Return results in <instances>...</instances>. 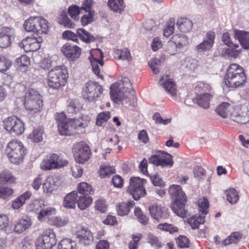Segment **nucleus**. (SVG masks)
Returning <instances> with one entry per match:
<instances>
[{
    "instance_id": "nucleus-12",
    "label": "nucleus",
    "mask_w": 249,
    "mask_h": 249,
    "mask_svg": "<svg viewBox=\"0 0 249 249\" xmlns=\"http://www.w3.org/2000/svg\"><path fill=\"white\" fill-rule=\"evenodd\" d=\"M4 128L13 135H20L24 130L23 122L16 116H11L3 121Z\"/></svg>"
},
{
    "instance_id": "nucleus-44",
    "label": "nucleus",
    "mask_w": 249,
    "mask_h": 249,
    "mask_svg": "<svg viewBox=\"0 0 249 249\" xmlns=\"http://www.w3.org/2000/svg\"><path fill=\"white\" fill-rule=\"evenodd\" d=\"M242 237L240 233L237 232L232 233L228 238L222 242V244L226 246L231 244H236Z\"/></svg>"
},
{
    "instance_id": "nucleus-35",
    "label": "nucleus",
    "mask_w": 249,
    "mask_h": 249,
    "mask_svg": "<svg viewBox=\"0 0 249 249\" xmlns=\"http://www.w3.org/2000/svg\"><path fill=\"white\" fill-rule=\"evenodd\" d=\"M107 4L112 11L121 13L124 8V5L123 0H108Z\"/></svg>"
},
{
    "instance_id": "nucleus-8",
    "label": "nucleus",
    "mask_w": 249,
    "mask_h": 249,
    "mask_svg": "<svg viewBox=\"0 0 249 249\" xmlns=\"http://www.w3.org/2000/svg\"><path fill=\"white\" fill-rule=\"evenodd\" d=\"M43 105L41 96L37 91L30 89L25 94L24 106L26 109L36 112Z\"/></svg>"
},
{
    "instance_id": "nucleus-30",
    "label": "nucleus",
    "mask_w": 249,
    "mask_h": 249,
    "mask_svg": "<svg viewBox=\"0 0 249 249\" xmlns=\"http://www.w3.org/2000/svg\"><path fill=\"white\" fill-rule=\"evenodd\" d=\"M77 191H73L68 194L65 197L63 202V206L68 209H73L77 203Z\"/></svg>"
},
{
    "instance_id": "nucleus-28",
    "label": "nucleus",
    "mask_w": 249,
    "mask_h": 249,
    "mask_svg": "<svg viewBox=\"0 0 249 249\" xmlns=\"http://www.w3.org/2000/svg\"><path fill=\"white\" fill-rule=\"evenodd\" d=\"M59 184V182L57 178L49 177L42 184L44 192L50 193L53 190L56 189Z\"/></svg>"
},
{
    "instance_id": "nucleus-5",
    "label": "nucleus",
    "mask_w": 249,
    "mask_h": 249,
    "mask_svg": "<svg viewBox=\"0 0 249 249\" xmlns=\"http://www.w3.org/2000/svg\"><path fill=\"white\" fill-rule=\"evenodd\" d=\"M23 26L26 31L33 32L38 36L47 34L49 29L48 21L42 17L29 18Z\"/></svg>"
},
{
    "instance_id": "nucleus-3",
    "label": "nucleus",
    "mask_w": 249,
    "mask_h": 249,
    "mask_svg": "<svg viewBox=\"0 0 249 249\" xmlns=\"http://www.w3.org/2000/svg\"><path fill=\"white\" fill-rule=\"evenodd\" d=\"M224 80L225 84L229 87H242L246 82L243 69L236 64H231L227 69Z\"/></svg>"
},
{
    "instance_id": "nucleus-2",
    "label": "nucleus",
    "mask_w": 249,
    "mask_h": 249,
    "mask_svg": "<svg viewBox=\"0 0 249 249\" xmlns=\"http://www.w3.org/2000/svg\"><path fill=\"white\" fill-rule=\"evenodd\" d=\"M59 133L62 135H71L73 130L84 128L87 126V122H83V118L67 119L63 112L58 113L56 116Z\"/></svg>"
},
{
    "instance_id": "nucleus-56",
    "label": "nucleus",
    "mask_w": 249,
    "mask_h": 249,
    "mask_svg": "<svg viewBox=\"0 0 249 249\" xmlns=\"http://www.w3.org/2000/svg\"><path fill=\"white\" fill-rule=\"evenodd\" d=\"M110 118V113L109 112H102L99 113L96 118V124L98 126H101L103 124Z\"/></svg>"
},
{
    "instance_id": "nucleus-17",
    "label": "nucleus",
    "mask_w": 249,
    "mask_h": 249,
    "mask_svg": "<svg viewBox=\"0 0 249 249\" xmlns=\"http://www.w3.org/2000/svg\"><path fill=\"white\" fill-rule=\"evenodd\" d=\"M148 210L152 217L157 221L167 219L169 216L167 208L161 205L152 204L149 206Z\"/></svg>"
},
{
    "instance_id": "nucleus-37",
    "label": "nucleus",
    "mask_w": 249,
    "mask_h": 249,
    "mask_svg": "<svg viewBox=\"0 0 249 249\" xmlns=\"http://www.w3.org/2000/svg\"><path fill=\"white\" fill-rule=\"evenodd\" d=\"M76 34L80 39L85 43H89L95 40V37L84 29L79 28L76 31Z\"/></svg>"
},
{
    "instance_id": "nucleus-15",
    "label": "nucleus",
    "mask_w": 249,
    "mask_h": 249,
    "mask_svg": "<svg viewBox=\"0 0 249 249\" xmlns=\"http://www.w3.org/2000/svg\"><path fill=\"white\" fill-rule=\"evenodd\" d=\"M149 163L163 167H171L173 166L174 161L172 156L164 151L160 155H153L148 159Z\"/></svg>"
},
{
    "instance_id": "nucleus-32",
    "label": "nucleus",
    "mask_w": 249,
    "mask_h": 249,
    "mask_svg": "<svg viewBox=\"0 0 249 249\" xmlns=\"http://www.w3.org/2000/svg\"><path fill=\"white\" fill-rule=\"evenodd\" d=\"M213 95L208 93L201 94L196 97V103L198 105L203 108H207L210 106V101Z\"/></svg>"
},
{
    "instance_id": "nucleus-58",
    "label": "nucleus",
    "mask_w": 249,
    "mask_h": 249,
    "mask_svg": "<svg viewBox=\"0 0 249 249\" xmlns=\"http://www.w3.org/2000/svg\"><path fill=\"white\" fill-rule=\"evenodd\" d=\"M11 61L4 56H0V72L6 71L11 66Z\"/></svg>"
},
{
    "instance_id": "nucleus-25",
    "label": "nucleus",
    "mask_w": 249,
    "mask_h": 249,
    "mask_svg": "<svg viewBox=\"0 0 249 249\" xmlns=\"http://www.w3.org/2000/svg\"><path fill=\"white\" fill-rule=\"evenodd\" d=\"M168 44L171 46H175L177 52L178 48L180 49L188 44V39L186 35L184 34H176L172 37V39L168 42Z\"/></svg>"
},
{
    "instance_id": "nucleus-6",
    "label": "nucleus",
    "mask_w": 249,
    "mask_h": 249,
    "mask_svg": "<svg viewBox=\"0 0 249 249\" xmlns=\"http://www.w3.org/2000/svg\"><path fill=\"white\" fill-rule=\"evenodd\" d=\"M25 150L26 149L21 142L13 140L7 144L5 152L10 161L17 164L22 161L25 155Z\"/></svg>"
},
{
    "instance_id": "nucleus-60",
    "label": "nucleus",
    "mask_w": 249,
    "mask_h": 249,
    "mask_svg": "<svg viewBox=\"0 0 249 249\" xmlns=\"http://www.w3.org/2000/svg\"><path fill=\"white\" fill-rule=\"evenodd\" d=\"M100 176L103 178L108 177L111 174H114L115 172L114 168L112 166H101Z\"/></svg>"
},
{
    "instance_id": "nucleus-46",
    "label": "nucleus",
    "mask_w": 249,
    "mask_h": 249,
    "mask_svg": "<svg viewBox=\"0 0 249 249\" xmlns=\"http://www.w3.org/2000/svg\"><path fill=\"white\" fill-rule=\"evenodd\" d=\"M58 22L59 24L69 28H73L75 26L74 23L71 21L65 13H62L60 15Z\"/></svg>"
},
{
    "instance_id": "nucleus-43",
    "label": "nucleus",
    "mask_w": 249,
    "mask_h": 249,
    "mask_svg": "<svg viewBox=\"0 0 249 249\" xmlns=\"http://www.w3.org/2000/svg\"><path fill=\"white\" fill-rule=\"evenodd\" d=\"M114 54L116 58L118 57L120 60L129 61L131 59L130 53L128 49L117 50L115 51Z\"/></svg>"
},
{
    "instance_id": "nucleus-9",
    "label": "nucleus",
    "mask_w": 249,
    "mask_h": 249,
    "mask_svg": "<svg viewBox=\"0 0 249 249\" xmlns=\"http://www.w3.org/2000/svg\"><path fill=\"white\" fill-rule=\"evenodd\" d=\"M56 243V235L52 229H47L36 240V249H52Z\"/></svg>"
},
{
    "instance_id": "nucleus-13",
    "label": "nucleus",
    "mask_w": 249,
    "mask_h": 249,
    "mask_svg": "<svg viewBox=\"0 0 249 249\" xmlns=\"http://www.w3.org/2000/svg\"><path fill=\"white\" fill-rule=\"evenodd\" d=\"M102 92L103 88L100 85L96 82L89 81L83 87L82 95L85 99L91 101L99 97Z\"/></svg>"
},
{
    "instance_id": "nucleus-14",
    "label": "nucleus",
    "mask_w": 249,
    "mask_h": 249,
    "mask_svg": "<svg viewBox=\"0 0 249 249\" xmlns=\"http://www.w3.org/2000/svg\"><path fill=\"white\" fill-rule=\"evenodd\" d=\"M73 152L76 162L79 163H83L90 158V148L84 142L75 143L73 147Z\"/></svg>"
},
{
    "instance_id": "nucleus-52",
    "label": "nucleus",
    "mask_w": 249,
    "mask_h": 249,
    "mask_svg": "<svg viewBox=\"0 0 249 249\" xmlns=\"http://www.w3.org/2000/svg\"><path fill=\"white\" fill-rule=\"evenodd\" d=\"M48 221L50 224L56 227L63 226L66 225L68 221L65 218H62L58 216L51 217Z\"/></svg>"
},
{
    "instance_id": "nucleus-10",
    "label": "nucleus",
    "mask_w": 249,
    "mask_h": 249,
    "mask_svg": "<svg viewBox=\"0 0 249 249\" xmlns=\"http://www.w3.org/2000/svg\"><path fill=\"white\" fill-rule=\"evenodd\" d=\"M68 161L56 154L48 155L40 163V168L43 170H49L63 167Z\"/></svg>"
},
{
    "instance_id": "nucleus-48",
    "label": "nucleus",
    "mask_w": 249,
    "mask_h": 249,
    "mask_svg": "<svg viewBox=\"0 0 249 249\" xmlns=\"http://www.w3.org/2000/svg\"><path fill=\"white\" fill-rule=\"evenodd\" d=\"M76 243L69 239H64L58 245V249H75Z\"/></svg>"
},
{
    "instance_id": "nucleus-22",
    "label": "nucleus",
    "mask_w": 249,
    "mask_h": 249,
    "mask_svg": "<svg viewBox=\"0 0 249 249\" xmlns=\"http://www.w3.org/2000/svg\"><path fill=\"white\" fill-rule=\"evenodd\" d=\"M62 53L68 58L73 60L81 54V49L76 45L66 43L61 48Z\"/></svg>"
},
{
    "instance_id": "nucleus-49",
    "label": "nucleus",
    "mask_w": 249,
    "mask_h": 249,
    "mask_svg": "<svg viewBox=\"0 0 249 249\" xmlns=\"http://www.w3.org/2000/svg\"><path fill=\"white\" fill-rule=\"evenodd\" d=\"M148 65L152 69L153 73L158 74L161 66V61L160 59L154 57L148 62Z\"/></svg>"
},
{
    "instance_id": "nucleus-57",
    "label": "nucleus",
    "mask_w": 249,
    "mask_h": 249,
    "mask_svg": "<svg viewBox=\"0 0 249 249\" xmlns=\"http://www.w3.org/2000/svg\"><path fill=\"white\" fill-rule=\"evenodd\" d=\"M16 63L18 67L25 68L30 64V59L26 55H21L20 57L16 59Z\"/></svg>"
},
{
    "instance_id": "nucleus-23",
    "label": "nucleus",
    "mask_w": 249,
    "mask_h": 249,
    "mask_svg": "<svg viewBox=\"0 0 249 249\" xmlns=\"http://www.w3.org/2000/svg\"><path fill=\"white\" fill-rule=\"evenodd\" d=\"M186 198L174 200L171 203V209L177 215L184 217L187 215L188 212L185 209Z\"/></svg>"
},
{
    "instance_id": "nucleus-7",
    "label": "nucleus",
    "mask_w": 249,
    "mask_h": 249,
    "mask_svg": "<svg viewBox=\"0 0 249 249\" xmlns=\"http://www.w3.org/2000/svg\"><path fill=\"white\" fill-rule=\"evenodd\" d=\"M77 190V204L78 207L81 210H85L92 202V198L90 195L93 194V190L91 185L84 182L78 184Z\"/></svg>"
},
{
    "instance_id": "nucleus-11",
    "label": "nucleus",
    "mask_w": 249,
    "mask_h": 249,
    "mask_svg": "<svg viewBox=\"0 0 249 249\" xmlns=\"http://www.w3.org/2000/svg\"><path fill=\"white\" fill-rule=\"evenodd\" d=\"M145 181V179H141L140 178H130L128 191L132 195L134 199L138 200L141 197L145 196L146 191L143 186Z\"/></svg>"
},
{
    "instance_id": "nucleus-20",
    "label": "nucleus",
    "mask_w": 249,
    "mask_h": 249,
    "mask_svg": "<svg viewBox=\"0 0 249 249\" xmlns=\"http://www.w3.org/2000/svg\"><path fill=\"white\" fill-rule=\"evenodd\" d=\"M230 115L231 119L237 123H249V112H242L239 107L233 108Z\"/></svg>"
},
{
    "instance_id": "nucleus-53",
    "label": "nucleus",
    "mask_w": 249,
    "mask_h": 249,
    "mask_svg": "<svg viewBox=\"0 0 249 249\" xmlns=\"http://www.w3.org/2000/svg\"><path fill=\"white\" fill-rule=\"evenodd\" d=\"M87 12L88 14L84 15L81 18V22L83 26H86L94 20V11L93 10H89Z\"/></svg>"
},
{
    "instance_id": "nucleus-26",
    "label": "nucleus",
    "mask_w": 249,
    "mask_h": 249,
    "mask_svg": "<svg viewBox=\"0 0 249 249\" xmlns=\"http://www.w3.org/2000/svg\"><path fill=\"white\" fill-rule=\"evenodd\" d=\"M234 35L244 49H249V32L234 30Z\"/></svg>"
},
{
    "instance_id": "nucleus-39",
    "label": "nucleus",
    "mask_w": 249,
    "mask_h": 249,
    "mask_svg": "<svg viewBox=\"0 0 249 249\" xmlns=\"http://www.w3.org/2000/svg\"><path fill=\"white\" fill-rule=\"evenodd\" d=\"M133 201H127L126 203H121L117 209L118 215L124 216L128 214L130 210L134 205Z\"/></svg>"
},
{
    "instance_id": "nucleus-59",
    "label": "nucleus",
    "mask_w": 249,
    "mask_h": 249,
    "mask_svg": "<svg viewBox=\"0 0 249 249\" xmlns=\"http://www.w3.org/2000/svg\"><path fill=\"white\" fill-rule=\"evenodd\" d=\"M193 174L194 177L198 180L203 179L205 176V172L200 166H196L194 168Z\"/></svg>"
},
{
    "instance_id": "nucleus-19",
    "label": "nucleus",
    "mask_w": 249,
    "mask_h": 249,
    "mask_svg": "<svg viewBox=\"0 0 249 249\" xmlns=\"http://www.w3.org/2000/svg\"><path fill=\"white\" fill-rule=\"evenodd\" d=\"M42 41V39L40 36H38L37 38L27 37L22 40L20 46L26 52L35 51L39 49Z\"/></svg>"
},
{
    "instance_id": "nucleus-36",
    "label": "nucleus",
    "mask_w": 249,
    "mask_h": 249,
    "mask_svg": "<svg viewBox=\"0 0 249 249\" xmlns=\"http://www.w3.org/2000/svg\"><path fill=\"white\" fill-rule=\"evenodd\" d=\"M178 29L182 32H187L191 30L193 24L191 20L187 18H180L177 22Z\"/></svg>"
},
{
    "instance_id": "nucleus-62",
    "label": "nucleus",
    "mask_w": 249,
    "mask_h": 249,
    "mask_svg": "<svg viewBox=\"0 0 249 249\" xmlns=\"http://www.w3.org/2000/svg\"><path fill=\"white\" fill-rule=\"evenodd\" d=\"M14 193V191L11 188L5 186H0V198H6Z\"/></svg>"
},
{
    "instance_id": "nucleus-41",
    "label": "nucleus",
    "mask_w": 249,
    "mask_h": 249,
    "mask_svg": "<svg viewBox=\"0 0 249 249\" xmlns=\"http://www.w3.org/2000/svg\"><path fill=\"white\" fill-rule=\"evenodd\" d=\"M205 216L202 214L194 215L188 219V222L192 229H197L200 224H203L204 222Z\"/></svg>"
},
{
    "instance_id": "nucleus-42",
    "label": "nucleus",
    "mask_w": 249,
    "mask_h": 249,
    "mask_svg": "<svg viewBox=\"0 0 249 249\" xmlns=\"http://www.w3.org/2000/svg\"><path fill=\"white\" fill-rule=\"evenodd\" d=\"M15 178L8 170H4L0 174V183H11L15 181Z\"/></svg>"
},
{
    "instance_id": "nucleus-51",
    "label": "nucleus",
    "mask_w": 249,
    "mask_h": 249,
    "mask_svg": "<svg viewBox=\"0 0 249 249\" xmlns=\"http://www.w3.org/2000/svg\"><path fill=\"white\" fill-rule=\"evenodd\" d=\"M227 200L231 204H235L239 199V196L236 191L233 188H231L226 192Z\"/></svg>"
},
{
    "instance_id": "nucleus-33",
    "label": "nucleus",
    "mask_w": 249,
    "mask_h": 249,
    "mask_svg": "<svg viewBox=\"0 0 249 249\" xmlns=\"http://www.w3.org/2000/svg\"><path fill=\"white\" fill-rule=\"evenodd\" d=\"M55 213V210L52 207H47L44 205L43 208L38 213L37 219L40 221H44L46 218L50 219V217Z\"/></svg>"
},
{
    "instance_id": "nucleus-31",
    "label": "nucleus",
    "mask_w": 249,
    "mask_h": 249,
    "mask_svg": "<svg viewBox=\"0 0 249 249\" xmlns=\"http://www.w3.org/2000/svg\"><path fill=\"white\" fill-rule=\"evenodd\" d=\"M169 194L174 200L186 198L185 193L182 191L179 185H172L168 189Z\"/></svg>"
},
{
    "instance_id": "nucleus-61",
    "label": "nucleus",
    "mask_w": 249,
    "mask_h": 249,
    "mask_svg": "<svg viewBox=\"0 0 249 249\" xmlns=\"http://www.w3.org/2000/svg\"><path fill=\"white\" fill-rule=\"evenodd\" d=\"M80 10L78 6L73 5L69 6L68 9V12L72 18L75 19H77L80 13Z\"/></svg>"
},
{
    "instance_id": "nucleus-54",
    "label": "nucleus",
    "mask_w": 249,
    "mask_h": 249,
    "mask_svg": "<svg viewBox=\"0 0 249 249\" xmlns=\"http://www.w3.org/2000/svg\"><path fill=\"white\" fill-rule=\"evenodd\" d=\"M198 206L199 208L202 215L205 216L207 213V209L209 208V201L206 198H202L199 199Z\"/></svg>"
},
{
    "instance_id": "nucleus-50",
    "label": "nucleus",
    "mask_w": 249,
    "mask_h": 249,
    "mask_svg": "<svg viewBox=\"0 0 249 249\" xmlns=\"http://www.w3.org/2000/svg\"><path fill=\"white\" fill-rule=\"evenodd\" d=\"M44 205V201L43 200H36L28 206V209L29 211L38 213L40 210L42 208H43Z\"/></svg>"
},
{
    "instance_id": "nucleus-18",
    "label": "nucleus",
    "mask_w": 249,
    "mask_h": 249,
    "mask_svg": "<svg viewBox=\"0 0 249 249\" xmlns=\"http://www.w3.org/2000/svg\"><path fill=\"white\" fill-rule=\"evenodd\" d=\"M159 84L172 97H174L177 95V86L173 80L167 74L161 76L159 82Z\"/></svg>"
},
{
    "instance_id": "nucleus-34",
    "label": "nucleus",
    "mask_w": 249,
    "mask_h": 249,
    "mask_svg": "<svg viewBox=\"0 0 249 249\" xmlns=\"http://www.w3.org/2000/svg\"><path fill=\"white\" fill-rule=\"evenodd\" d=\"M31 196V193L26 192L17 198H16L12 202V207L14 209H19L25 202L29 199Z\"/></svg>"
},
{
    "instance_id": "nucleus-27",
    "label": "nucleus",
    "mask_w": 249,
    "mask_h": 249,
    "mask_svg": "<svg viewBox=\"0 0 249 249\" xmlns=\"http://www.w3.org/2000/svg\"><path fill=\"white\" fill-rule=\"evenodd\" d=\"M11 34V29L8 27H4L0 30V47L5 48L9 46Z\"/></svg>"
},
{
    "instance_id": "nucleus-47",
    "label": "nucleus",
    "mask_w": 249,
    "mask_h": 249,
    "mask_svg": "<svg viewBox=\"0 0 249 249\" xmlns=\"http://www.w3.org/2000/svg\"><path fill=\"white\" fill-rule=\"evenodd\" d=\"M43 131L41 128L35 129L29 136V139L35 142H39L42 141Z\"/></svg>"
},
{
    "instance_id": "nucleus-64",
    "label": "nucleus",
    "mask_w": 249,
    "mask_h": 249,
    "mask_svg": "<svg viewBox=\"0 0 249 249\" xmlns=\"http://www.w3.org/2000/svg\"><path fill=\"white\" fill-rule=\"evenodd\" d=\"M95 209L102 213H105L107 210V205L103 199H99L95 201Z\"/></svg>"
},
{
    "instance_id": "nucleus-29",
    "label": "nucleus",
    "mask_w": 249,
    "mask_h": 249,
    "mask_svg": "<svg viewBox=\"0 0 249 249\" xmlns=\"http://www.w3.org/2000/svg\"><path fill=\"white\" fill-rule=\"evenodd\" d=\"M98 50L99 51L100 54L101 59L99 60L94 57H89V59L92 67V71L95 74L102 78V75H100V70L99 69V65H100L101 67L103 66L104 61L103 59L104 58V55L103 52L100 50L98 49Z\"/></svg>"
},
{
    "instance_id": "nucleus-55",
    "label": "nucleus",
    "mask_w": 249,
    "mask_h": 249,
    "mask_svg": "<svg viewBox=\"0 0 249 249\" xmlns=\"http://www.w3.org/2000/svg\"><path fill=\"white\" fill-rule=\"evenodd\" d=\"M135 215L137 217L139 221L144 225L147 224L148 221V217L144 214L141 209L139 208H137L135 209L134 211Z\"/></svg>"
},
{
    "instance_id": "nucleus-45",
    "label": "nucleus",
    "mask_w": 249,
    "mask_h": 249,
    "mask_svg": "<svg viewBox=\"0 0 249 249\" xmlns=\"http://www.w3.org/2000/svg\"><path fill=\"white\" fill-rule=\"evenodd\" d=\"M230 104L223 102L221 103L216 108V112L224 118H226L228 115V112L230 108Z\"/></svg>"
},
{
    "instance_id": "nucleus-24",
    "label": "nucleus",
    "mask_w": 249,
    "mask_h": 249,
    "mask_svg": "<svg viewBox=\"0 0 249 249\" xmlns=\"http://www.w3.org/2000/svg\"><path fill=\"white\" fill-rule=\"evenodd\" d=\"M76 235L79 242L84 245H89L93 241L92 234L87 228L80 227Z\"/></svg>"
},
{
    "instance_id": "nucleus-21",
    "label": "nucleus",
    "mask_w": 249,
    "mask_h": 249,
    "mask_svg": "<svg viewBox=\"0 0 249 249\" xmlns=\"http://www.w3.org/2000/svg\"><path fill=\"white\" fill-rule=\"evenodd\" d=\"M222 39L223 43L229 47L225 50V53L234 58L236 57L239 52L237 50L239 47V45L233 43L231 40V37L228 33H224Z\"/></svg>"
},
{
    "instance_id": "nucleus-16",
    "label": "nucleus",
    "mask_w": 249,
    "mask_h": 249,
    "mask_svg": "<svg viewBox=\"0 0 249 249\" xmlns=\"http://www.w3.org/2000/svg\"><path fill=\"white\" fill-rule=\"evenodd\" d=\"M215 38V33L213 31L208 32L204 37L203 41L197 45L195 50L197 53H204L210 51L214 44Z\"/></svg>"
},
{
    "instance_id": "nucleus-63",
    "label": "nucleus",
    "mask_w": 249,
    "mask_h": 249,
    "mask_svg": "<svg viewBox=\"0 0 249 249\" xmlns=\"http://www.w3.org/2000/svg\"><path fill=\"white\" fill-rule=\"evenodd\" d=\"M175 22L174 19H170L168 23L167 27L163 31V36L166 37L169 36L174 30Z\"/></svg>"
},
{
    "instance_id": "nucleus-38",
    "label": "nucleus",
    "mask_w": 249,
    "mask_h": 249,
    "mask_svg": "<svg viewBox=\"0 0 249 249\" xmlns=\"http://www.w3.org/2000/svg\"><path fill=\"white\" fill-rule=\"evenodd\" d=\"M31 225V222L29 220L21 219L18 220L14 228V232L18 233H21Z\"/></svg>"
},
{
    "instance_id": "nucleus-1",
    "label": "nucleus",
    "mask_w": 249,
    "mask_h": 249,
    "mask_svg": "<svg viewBox=\"0 0 249 249\" xmlns=\"http://www.w3.org/2000/svg\"><path fill=\"white\" fill-rule=\"evenodd\" d=\"M122 84H113L110 87V97L115 103L127 107H134L136 102V95L129 79L124 77Z\"/></svg>"
},
{
    "instance_id": "nucleus-4",
    "label": "nucleus",
    "mask_w": 249,
    "mask_h": 249,
    "mask_svg": "<svg viewBox=\"0 0 249 249\" xmlns=\"http://www.w3.org/2000/svg\"><path fill=\"white\" fill-rule=\"evenodd\" d=\"M68 77V70L65 66L55 67L48 73L47 86L49 89L58 90L65 85Z\"/></svg>"
},
{
    "instance_id": "nucleus-40",
    "label": "nucleus",
    "mask_w": 249,
    "mask_h": 249,
    "mask_svg": "<svg viewBox=\"0 0 249 249\" xmlns=\"http://www.w3.org/2000/svg\"><path fill=\"white\" fill-rule=\"evenodd\" d=\"M57 56L54 55L45 58L40 63V67L43 69H49L53 67H56Z\"/></svg>"
}]
</instances>
